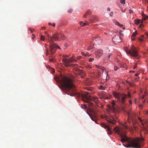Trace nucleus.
<instances>
[{
	"label": "nucleus",
	"instance_id": "a19ab883",
	"mask_svg": "<svg viewBox=\"0 0 148 148\" xmlns=\"http://www.w3.org/2000/svg\"><path fill=\"white\" fill-rule=\"evenodd\" d=\"M73 11V10L71 9H70L68 10V12L69 13H71Z\"/></svg>",
	"mask_w": 148,
	"mask_h": 148
},
{
	"label": "nucleus",
	"instance_id": "e433bc0d",
	"mask_svg": "<svg viewBox=\"0 0 148 148\" xmlns=\"http://www.w3.org/2000/svg\"><path fill=\"white\" fill-rule=\"evenodd\" d=\"M93 60H94V59L92 58H90L89 60V62H92Z\"/></svg>",
	"mask_w": 148,
	"mask_h": 148
},
{
	"label": "nucleus",
	"instance_id": "2eb2a0df",
	"mask_svg": "<svg viewBox=\"0 0 148 148\" xmlns=\"http://www.w3.org/2000/svg\"><path fill=\"white\" fill-rule=\"evenodd\" d=\"M142 19L143 20H145L147 19H148V16L147 15L143 13H142Z\"/></svg>",
	"mask_w": 148,
	"mask_h": 148
},
{
	"label": "nucleus",
	"instance_id": "473e14b6",
	"mask_svg": "<svg viewBox=\"0 0 148 148\" xmlns=\"http://www.w3.org/2000/svg\"><path fill=\"white\" fill-rule=\"evenodd\" d=\"M40 39L41 40H43V41H44V40H45L44 37L42 35L41 36Z\"/></svg>",
	"mask_w": 148,
	"mask_h": 148
},
{
	"label": "nucleus",
	"instance_id": "423d86ee",
	"mask_svg": "<svg viewBox=\"0 0 148 148\" xmlns=\"http://www.w3.org/2000/svg\"><path fill=\"white\" fill-rule=\"evenodd\" d=\"M125 50L127 54H130L132 56L137 58H139L138 51L136 49V48L134 45H132L130 50H129L127 49H125Z\"/></svg>",
	"mask_w": 148,
	"mask_h": 148
},
{
	"label": "nucleus",
	"instance_id": "3c124183",
	"mask_svg": "<svg viewBox=\"0 0 148 148\" xmlns=\"http://www.w3.org/2000/svg\"><path fill=\"white\" fill-rule=\"evenodd\" d=\"M143 26V25L142 24H141L139 25V27H140L142 28Z\"/></svg>",
	"mask_w": 148,
	"mask_h": 148
},
{
	"label": "nucleus",
	"instance_id": "a211bd4d",
	"mask_svg": "<svg viewBox=\"0 0 148 148\" xmlns=\"http://www.w3.org/2000/svg\"><path fill=\"white\" fill-rule=\"evenodd\" d=\"M140 22V21L138 19H136L135 20V23L136 24L138 25Z\"/></svg>",
	"mask_w": 148,
	"mask_h": 148
},
{
	"label": "nucleus",
	"instance_id": "9b49d317",
	"mask_svg": "<svg viewBox=\"0 0 148 148\" xmlns=\"http://www.w3.org/2000/svg\"><path fill=\"white\" fill-rule=\"evenodd\" d=\"M103 54V51L101 49H99L95 51V54L97 58H99Z\"/></svg>",
	"mask_w": 148,
	"mask_h": 148
},
{
	"label": "nucleus",
	"instance_id": "0eeeda50",
	"mask_svg": "<svg viewBox=\"0 0 148 148\" xmlns=\"http://www.w3.org/2000/svg\"><path fill=\"white\" fill-rule=\"evenodd\" d=\"M62 61L65 63V66H69V65L68 64V63L69 62H77V60L72 58H70L69 59H67L65 58H63L62 60Z\"/></svg>",
	"mask_w": 148,
	"mask_h": 148
},
{
	"label": "nucleus",
	"instance_id": "f03ea898",
	"mask_svg": "<svg viewBox=\"0 0 148 148\" xmlns=\"http://www.w3.org/2000/svg\"><path fill=\"white\" fill-rule=\"evenodd\" d=\"M144 139L142 137L137 138L134 139H131L130 141L127 145L123 144V145L126 148H139L141 146L140 142L143 141Z\"/></svg>",
	"mask_w": 148,
	"mask_h": 148
},
{
	"label": "nucleus",
	"instance_id": "bf43d9fd",
	"mask_svg": "<svg viewBox=\"0 0 148 148\" xmlns=\"http://www.w3.org/2000/svg\"><path fill=\"white\" fill-rule=\"evenodd\" d=\"M86 113L88 114V115H90V114L88 113V111H86Z\"/></svg>",
	"mask_w": 148,
	"mask_h": 148
},
{
	"label": "nucleus",
	"instance_id": "49530a36",
	"mask_svg": "<svg viewBox=\"0 0 148 148\" xmlns=\"http://www.w3.org/2000/svg\"><path fill=\"white\" fill-rule=\"evenodd\" d=\"M49 61H50L51 62H53L54 61V60L53 59H49Z\"/></svg>",
	"mask_w": 148,
	"mask_h": 148
},
{
	"label": "nucleus",
	"instance_id": "4468645a",
	"mask_svg": "<svg viewBox=\"0 0 148 148\" xmlns=\"http://www.w3.org/2000/svg\"><path fill=\"white\" fill-rule=\"evenodd\" d=\"M92 13V11L91 10H88L84 16V17H86L87 16L90 15V14Z\"/></svg>",
	"mask_w": 148,
	"mask_h": 148
},
{
	"label": "nucleus",
	"instance_id": "58836bf2",
	"mask_svg": "<svg viewBox=\"0 0 148 148\" xmlns=\"http://www.w3.org/2000/svg\"><path fill=\"white\" fill-rule=\"evenodd\" d=\"M94 114V116H94V117L95 118H96V117H97V112H96L95 113V114Z\"/></svg>",
	"mask_w": 148,
	"mask_h": 148
},
{
	"label": "nucleus",
	"instance_id": "79ce46f5",
	"mask_svg": "<svg viewBox=\"0 0 148 148\" xmlns=\"http://www.w3.org/2000/svg\"><path fill=\"white\" fill-rule=\"evenodd\" d=\"M133 10H132L131 9H130V10H129V13H130V14H131L133 13Z\"/></svg>",
	"mask_w": 148,
	"mask_h": 148
},
{
	"label": "nucleus",
	"instance_id": "0e129e2a",
	"mask_svg": "<svg viewBox=\"0 0 148 148\" xmlns=\"http://www.w3.org/2000/svg\"><path fill=\"white\" fill-rule=\"evenodd\" d=\"M88 116H89L90 118V117H91L92 116V115H91L90 114V115H88Z\"/></svg>",
	"mask_w": 148,
	"mask_h": 148
},
{
	"label": "nucleus",
	"instance_id": "052dcab7",
	"mask_svg": "<svg viewBox=\"0 0 148 148\" xmlns=\"http://www.w3.org/2000/svg\"><path fill=\"white\" fill-rule=\"evenodd\" d=\"M138 74H139V73H136L135 74V76H138Z\"/></svg>",
	"mask_w": 148,
	"mask_h": 148
},
{
	"label": "nucleus",
	"instance_id": "864d4df0",
	"mask_svg": "<svg viewBox=\"0 0 148 148\" xmlns=\"http://www.w3.org/2000/svg\"><path fill=\"white\" fill-rule=\"evenodd\" d=\"M56 24L55 23H53L52 24V26H53V27H54L55 26Z\"/></svg>",
	"mask_w": 148,
	"mask_h": 148
},
{
	"label": "nucleus",
	"instance_id": "8fccbe9b",
	"mask_svg": "<svg viewBox=\"0 0 148 148\" xmlns=\"http://www.w3.org/2000/svg\"><path fill=\"white\" fill-rule=\"evenodd\" d=\"M137 64H135V65L134 66V69H135L136 68V67L137 66Z\"/></svg>",
	"mask_w": 148,
	"mask_h": 148
},
{
	"label": "nucleus",
	"instance_id": "de8ad7c7",
	"mask_svg": "<svg viewBox=\"0 0 148 148\" xmlns=\"http://www.w3.org/2000/svg\"><path fill=\"white\" fill-rule=\"evenodd\" d=\"M94 102L96 103H97V102L98 101V99H97V100L95 99L94 100Z\"/></svg>",
	"mask_w": 148,
	"mask_h": 148
},
{
	"label": "nucleus",
	"instance_id": "b1692460",
	"mask_svg": "<svg viewBox=\"0 0 148 148\" xmlns=\"http://www.w3.org/2000/svg\"><path fill=\"white\" fill-rule=\"evenodd\" d=\"M99 89L101 90H105V88L102 86H100Z\"/></svg>",
	"mask_w": 148,
	"mask_h": 148
},
{
	"label": "nucleus",
	"instance_id": "f704fd0d",
	"mask_svg": "<svg viewBox=\"0 0 148 148\" xmlns=\"http://www.w3.org/2000/svg\"><path fill=\"white\" fill-rule=\"evenodd\" d=\"M92 99L94 100L95 99L97 100V99H98V98L96 96H94L92 97Z\"/></svg>",
	"mask_w": 148,
	"mask_h": 148
},
{
	"label": "nucleus",
	"instance_id": "f257e3e1",
	"mask_svg": "<svg viewBox=\"0 0 148 148\" xmlns=\"http://www.w3.org/2000/svg\"><path fill=\"white\" fill-rule=\"evenodd\" d=\"M61 86L60 87L61 90L66 94L71 97L76 94L75 92V87L72 83V80L65 76L62 77L60 80Z\"/></svg>",
	"mask_w": 148,
	"mask_h": 148
},
{
	"label": "nucleus",
	"instance_id": "ddd939ff",
	"mask_svg": "<svg viewBox=\"0 0 148 148\" xmlns=\"http://www.w3.org/2000/svg\"><path fill=\"white\" fill-rule=\"evenodd\" d=\"M85 94L86 95V101H84L86 102H87L89 103V106H92L94 103L91 102L89 100V99L88 98L87 96H88V95L89 94V93L88 92H85Z\"/></svg>",
	"mask_w": 148,
	"mask_h": 148
},
{
	"label": "nucleus",
	"instance_id": "6e6d98bb",
	"mask_svg": "<svg viewBox=\"0 0 148 148\" xmlns=\"http://www.w3.org/2000/svg\"><path fill=\"white\" fill-rule=\"evenodd\" d=\"M127 82L130 86H131L132 85V84L130 82Z\"/></svg>",
	"mask_w": 148,
	"mask_h": 148
},
{
	"label": "nucleus",
	"instance_id": "4be33fe9",
	"mask_svg": "<svg viewBox=\"0 0 148 148\" xmlns=\"http://www.w3.org/2000/svg\"><path fill=\"white\" fill-rule=\"evenodd\" d=\"M89 110L90 112L92 113L93 114H95V113L96 112L94 110L92 109H89Z\"/></svg>",
	"mask_w": 148,
	"mask_h": 148
},
{
	"label": "nucleus",
	"instance_id": "e2e57ef3",
	"mask_svg": "<svg viewBox=\"0 0 148 148\" xmlns=\"http://www.w3.org/2000/svg\"><path fill=\"white\" fill-rule=\"evenodd\" d=\"M48 24L49 25H52V24H51V23H49Z\"/></svg>",
	"mask_w": 148,
	"mask_h": 148
},
{
	"label": "nucleus",
	"instance_id": "7ed1b4c3",
	"mask_svg": "<svg viewBox=\"0 0 148 148\" xmlns=\"http://www.w3.org/2000/svg\"><path fill=\"white\" fill-rule=\"evenodd\" d=\"M64 36L62 34H56L53 36H51L50 37L49 41L50 43L52 44L50 46V49L51 52V53L53 54L55 52V48H57L61 49V48L59 46L56 44H53V40H54L55 41H59L60 40L63 39Z\"/></svg>",
	"mask_w": 148,
	"mask_h": 148
},
{
	"label": "nucleus",
	"instance_id": "1a4fd4ad",
	"mask_svg": "<svg viewBox=\"0 0 148 148\" xmlns=\"http://www.w3.org/2000/svg\"><path fill=\"white\" fill-rule=\"evenodd\" d=\"M112 40L115 43H120L121 42V38L118 35L114 36L112 38Z\"/></svg>",
	"mask_w": 148,
	"mask_h": 148
},
{
	"label": "nucleus",
	"instance_id": "c756f323",
	"mask_svg": "<svg viewBox=\"0 0 148 148\" xmlns=\"http://www.w3.org/2000/svg\"><path fill=\"white\" fill-rule=\"evenodd\" d=\"M112 55L111 53H109L106 56V58L107 59H108L110 57V56Z\"/></svg>",
	"mask_w": 148,
	"mask_h": 148
},
{
	"label": "nucleus",
	"instance_id": "c03bdc74",
	"mask_svg": "<svg viewBox=\"0 0 148 148\" xmlns=\"http://www.w3.org/2000/svg\"><path fill=\"white\" fill-rule=\"evenodd\" d=\"M122 31H121H121H120L119 33H120V34L121 35H122V36H123L124 34H123L122 33Z\"/></svg>",
	"mask_w": 148,
	"mask_h": 148
},
{
	"label": "nucleus",
	"instance_id": "393cba45",
	"mask_svg": "<svg viewBox=\"0 0 148 148\" xmlns=\"http://www.w3.org/2000/svg\"><path fill=\"white\" fill-rule=\"evenodd\" d=\"M106 80H107L109 79L110 77L108 75V73L107 72H106Z\"/></svg>",
	"mask_w": 148,
	"mask_h": 148
},
{
	"label": "nucleus",
	"instance_id": "774afa93",
	"mask_svg": "<svg viewBox=\"0 0 148 148\" xmlns=\"http://www.w3.org/2000/svg\"><path fill=\"white\" fill-rule=\"evenodd\" d=\"M139 119L140 120V121L141 122H142V120H141V119L140 118H139Z\"/></svg>",
	"mask_w": 148,
	"mask_h": 148
},
{
	"label": "nucleus",
	"instance_id": "09e8293b",
	"mask_svg": "<svg viewBox=\"0 0 148 148\" xmlns=\"http://www.w3.org/2000/svg\"><path fill=\"white\" fill-rule=\"evenodd\" d=\"M124 128L125 129H127L128 128V127L126 125H125L124 126Z\"/></svg>",
	"mask_w": 148,
	"mask_h": 148
},
{
	"label": "nucleus",
	"instance_id": "7c9ffc66",
	"mask_svg": "<svg viewBox=\"0 0 148 148\" xmlns=\"http://www.w3.org/2000/svg\"><path fill=\"white\" fill-rule=\"evenodd\" d=\"M119 69V68L117 66H114V70L115 71H117L118 69Z\"/></svg>",
	"mask_w": 148,
	"mask_h": 148
},
{
	"label": "nucleus",
	"instance_id": "9d476101",
	"mask_svg": "<svg viewBox=\"0 0 148 148\" xmlns=\"http://www.w3.org/2000/svg\"><path fill=\"white\" fill-rule=\"evenodd\" d=\"M110 118H109L108 117L106 118V120L108 122L110 123L113 124H115V123L113 121H116V119L117 117H114L113 116L110 115Z\"/></svg>",
	"mask_w": 148,
	"mask_h": 148
},
{
	"label": "nucleus",
	"instance_id": "69168bd1",
	"mask_svg": "<svg viewBox=\"0 0 148 148\" xmlns=\"http://www.w3.org/2000/svg\"><path fill=\"white\" fill-rule=\"evenodd\" d=\"M78 65L77 64H73V66H77Z\"/></svg>",
	"mask_w": 148,
	"mask_h": 148
},
{
	"label": "nucleus",
	"instance_id": "5fc2aeb1",
	"mask_svg": "<svg viewBox=\"0 0 148 148\" xmlns=\"http://www.w3.org/2000/svg\"><path fill=\"white\" fill-rule=\"evenodd\" d=\"M107 11H110V8H107Z\"/></svg>",
	"mask_w": 148,
	"mask_h": 148
},
{
	"label": "nucleus",
	"instance_id": "cd10ccee",
	"mask_svg": "<svg viewBox=\"0 0 148 148\" xmlns=\"http://www.w3.org/2000/svg\"><path fill=\"white\" fill-rule=\"evenodd\" d=\"M119 26L123 29H124L125 28L124 25L122 24H120Z\"/></svg>",
	"mask_w": 148,
	"mask_h": 148
},
{
	"label": "nucleus",
	"instance_id": "338daca9",
	"mask_svg": "<svg viewBox=\"0 0 148 148\" xmlns=\"http://www.w3.org/2000/svg\"><path fill=\"white\" fill-rule=\"evenodd\" d=\"M45 28V27H42V29H44Z\"/></svg>",
	"mask_w": 148,
	"mask_h": 148
},
{
	"label": "nucleus",
	"instance_id": "39448f33",
	"mask_svg": "<svg viewBox=\"0 0 148 148\" xmlns=\"http://www.w3.org/2000/svg\"><path fill=\"white\" fill-rule=\"evenodd\" d=\"M114 130L117 133L121 138H122L121 141L122 143L125 142H128L130 141L131 139H133V138H129L127 137L125 133L119 129L117 127H114Z\"/></svg>",
	"mask_w": 148,
	"mask_h": 148
},
{
	"label": "nucleus",
	"instance_id": "680f3d73",
	"mask_svg": "<svg viewBox=\"0 0 148 148\" xmlns=\"http://www.w3.org/2000/svg\"><path fill=\"white\" fill-rule=\"evenodd\" d=\"M94 121L95 122V123H96L98 124L97 122V121H96L95 120V121Z\"/></svg>",
	"mask_w": 148,
	"mask_h": 148
},
{
	"label": "nucleus",
	"instance_id": "f8f14e48",
	"mask_svg": "<svg viewBox=\"0 0 148 148\" xmlns=\"http://www.w3.org/2000/svg\"><path fill=\"white\" fill-rule=\"evenodd\" d=\"M93 41L94 42L95 41L98 44H100L102 42V40L99 36H97V37L94 38Z\"/></svg>",
	"mask_w": 148,
	"mask_h": 148
},
{
	"label": "nucleus",
	"instance_id": "c9c22d12",
	"mask_svg": "<svg viewBox=\"0 0 148 148\" xmlns=\"http://www.w3.org/2000/svg\"><path fill=\"white\" fill-rule=\"evenodd\" d=\"M29 30L31 31V32H32L34 31V29H32L31 28H29Z\"/></svg>",
	"mask_w": 148,
	"mask_h": 148
},
{
	"label": "nucleus",
	"instance_id": "aec40b11",
	"mask_svg": "<svg viewBox=\"0 0 148 148\" xmlns=\"http://www.w3.org/2000/svg\"><path fill=\"white\" fill-rule=\"evenodd\" d=\"M142 38H140L139 40L140 42L145 41H146L145 39L144 38V36L143 35H142Z\"/></svg>",
	"mask_w": 148,
	"mask_h": 148
},
{
	"label": "nucleus",
	"instance_id": "f3484780",
	"mask_svg": "<svg viewBox=\"0 0 148 148\" xmlns=\"http://www.w3.org/2000/svg\"><path fill=\"white\" fill-rule=\"evenodd\" d=\"M95 66L97 68L100 69L103 71H104L105 69V68L102 66L98 65H95Z\"/></svg>",
	"mask_w": 148,
	"mask_h": 148
},
{
	"label": "nucleus",
	"instance_id": "603ef678",
	"mask_svg": "<svg viewBox=\"0 0 148 148\" xmlns=\"http://www.w3.org/2000/svg\"><path fill=\"white\" fill-rule=\"evenodd\" d=\"M127 114H128V116H131V113H130V112H128Z\"/></svg>",
	"mask_w": 148,
	"mask_h": 148
},
{
	"label": "nucleus",
	"instance_id": "6ab92c4d",
	"mask_svg": "<svg viewBox=\"0 0 148 148\" xmlns=\"http://www.w3.org/2000/svg\"><path fill=\"white\" fill-rule=\"evenodd\" d=\"M81 108L83 109H86V106L84 104H81Z\"/></svg>",
	"mask_w": 148,
	"mask_h": 148
},
{
	"label": "nucleus",
	"instance_id": "13d9d810",
	"mask_svg": "<svg viewBox=\"0 0 148 148\" xmlns=\"http://www.w3.org/2000/svg\"><path fill=\"white\" fill-rule=\"evenodd\" d=\"M134 71H130V73H134Z\"/></svg>",
	"mask_w": 148,
	"mask_h": 148
},
{
	"label": "nucleus",
	"instance_id": "bb28decb",
	"mask_svg": "<svg viewBox=\"0 0 148 148\" xmlns=\"http://www.w3.org/2000/svg\"><path fill=\"white\" fill-rule=\"evenodd\" d=\"M112 104L113 106L112 107V108L113 110H114V106L115 105L114 100H113V101H112Z\"/></svg>",
	"mask_w": 148,
	"mask_h": 148
},
{
	"label": "nucleus",
	"instance_id": "5701e85b",
	"mask_svg": "<svg viewBox=\"0 0 148 148\" xmlns=\"http://www.w3.org/2000/svg\"><path fill=\"white\" fill-rule=\"evenodd\" d=\"M93 45L94 44H91V45H90L89 46V47L88 49V50L92 49L93 48Z\"/></svg>",
	"mask_w": 148,
	"mask_h": 148
},
{
	"label": "nucleus",
	"instance_id": "37998d69",
	"mask_svg": "<svg viewBox=\"0 0 148 148\" xmlns=\"http://www.w3.org/2000/svg\"><path fill=\"white\" fill-rule=\"evenodd\" d=\"M145 35H146V37L145 39H147L148 38V33L147 32H146L145 33Z\"/></svg>",
	"mask_w": 148,
	"mask_h": 148
},
{
	"label": "nucleus",
	"instance_id": "ea45409f",
	"mask_svg": "<svg viewBox=\"0 0 148 148\" xmlns=\"http://www.w3.org/2000/svg\"><path fill=\"white\" fill-rule=\"evenodd\" d=\"M113 14H114L113 12H111L110 13V16H113Z\"/></svg>",
	"mask_w": 148,
	"mask_h": 148
},
{
	"label": "nucleus",
	"instance_id": "6e6552de",
	"mask_svg": "<svg viewBox=\"0 0 148 148\" xmlns=\"http://www.w3.org/2000/svg\"><path fill=\"white\" fill-rule=\"evenodd\" d=\"M101 125L105 129H107V131L108 135L111 134H112V132L109 126L104 123H101Z\"/></svg>",
	"mask_w": 148,
	"mask_h": 148
},
{
	"label": "nucleus",
	"instance_id": "4c0bfd02",
	"mask_svg": "<svg viewBox=\"0 0 148 148\" xmlns=\"http://www.w3.org/2000/svg\"><path fill=\"white\" fill-rule=\"evenodd\" d=\"M82 58V56H79L78 57H77V58H76L77 59V60H79L81 58Z\"/></svg>",
	"mask_w": 148,
	"mask_h": 148
},
{
	"label": "nucleus",
	"instance_id": "72a5a7b5",
	"mask_svg": "<svg viewBox=\"0 0 148 148\" xmlns=\"http://www.w3.org/2000/svg\"><path fill=\"white\" fill-rule=\"evenodd\" d=\"M137 34V32H135L132 34V36H135Z\"/></svg>",
	"mask_w": 148,
	"mask_h": 148
},
{
	"label": "nucleus",
	"instance_id": "a878e982",
	"mask_svg": "<svg viewBox=\"0 0 148 148\" xmlns=\"http://www.w3.org/2000/svg\"><path fill=\"white\" fill-rule=\"evenodd\" d=\"M81 53L82 55L84 56H88V53H86L85 54L84 53V52H82Z\"/></svg>",
	"mask_w": 148,
	"mask_h": 148
},
{
	"label": "nucleus",
	"instance_id": "a18cd8bd",
	"mask_svg": "<svg viewBox=\"0 0 148 148\" xmlns=\"http://www.w3.org/2000/svg\"><path fill=\"white\" fill-rule=\"evenodd\" d=\"M90 118L93 121H94L95 119H94L93 118V116H92L91 117H90Z\"/></svg>",
	"mask_w": 148,
	"mask_h": 148
},
{
	"label": "nucleus",
	"instance_id": "4d7b16f0",
	"mask_svg": "<svg viewBox=\"0 0 148 148\" xmlns=\"http://www.w3.org/2000/svg\"><path fill=\"white\" fill-rule=\"evenodd\" d=\"M129 102L130 104H132V101L131 100H130L129 101Z\"/></svg>",
	"mask_w": 148,
	"mask_h": 148
},
{
	"label": "nucleus",
	"instance_id": "20e7f679",
	"mask_svg": "<svg viewBox=\"0 0 148 148\" xmlns=\"http://www.w3.org/2000/svg\"><path fill=\"white\" fill-rule=\"evenodd\" d=\"M113 94L115 97L117 99V101L118 102L121 101L123 103H124L125 101V99L127 96L129 98H131V96L130 92L128 93L127 95L124 93L121 94V93L116 92H113Z\"/></svg>",
	"mask_w": 148,
	"mask_h": 148
},
{
	"label": "nucleus",
	"instance_id": "2f4dec72",
	"mask_svg": "<svg viewBox=\"0 0 148 148\" xmlns=\"http://www.w3.org/2000/svg\"><path fill=\"white\" fill-rule=\"evenodd\" d=\"M115 24L116 25H117L119 26V25L120 24L119 23V22H118V21H115Z\"/></svg>",
	"mask_w": 148,
	"mask_h": 148
},
{
	"label": "nucleus",
	"instance_id": "c85d7f7f",
	"mask_svg": "<svg viewBox=\"0 0 148 148\" xmlns=\"http://www.w3.org/2000/svg\"><path fill=\"white\" fill-rule=\"evenodd\" d=\"M125 0H121L120 2L121 4H124L125 3Z\"/></svg>",
	"mask_w": 148,
	"mask_h": 148
},
{
	"label": "nucleus",
	"instance_id": "412c9836",
	"mask_svg": "<svg viewBox=\"0 0 148 148\" xmlns=\"http://www.w3.org/2000/svg\"><path fill=\"white\" fill-rule=\"evenodd\" d=\"M85 88L88 90V91H90L91 92V93H93L94 92H92V88Z\"/></svg>",
	"mask_w": 148,
	"mask_h": 148
},
{
	"label": "nucleus",
	"instance_id": "dca6fc26",
	"mask_svg": "<svg viewBox=\"0 0 148 148\" xmlns=\"http://www.w3.org/2000/svg\"><path fill=\"white\" fill-rule=\"evenodd\" d=\"M80 25L82 26H86L88 25V23L87 22L84 23L83 22L81 21L80 23Z\"/></svg>",
	"mask_w": 148,
	"mask_h": 148
}]
</instances>
